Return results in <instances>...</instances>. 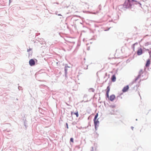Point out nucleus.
<instances>
[{
  "label": "nucleus",
  "instance_id": "nucleus-1",
  "mask_svg": "<svg viewBox=\"0 0 151 151\" xmlns=\"http://www.w3.org/2000/svg\"><path fill=\"white\" fill-rule=\"evenodd\" d=\"M134 0H127L124 4V6L126 8H131L132 6L131 3L133 2Z\"/></svg>",
  "mask_w": 151,
  "mask_h": 151
},
{
  "label": "nucleus",
  "instance_id": "nucleus-2",
  "mask_svg": "<svg viewBox=\"0 0 151 151\" xmlns=\"http://www.w3.org/2000/svg\"><path fill=\"white\" fill-rule=\"evenodd\" d=\"M142 54V48H139L137 51V54L138 55H140Z\"/></svg>",
  "mask_w": 151,
  "mask_h": 151
},
{
  "label": "nucleus",
  "instance_id": "nucleus-3",
  "mask_svg": "<svg viewBox=\"0 0 151 151\" xmlns=\"http://www.w3.org/2000/svg\"><path fill=\"white\" fill-rule=\"evenodd\" d=\"M29 64L31 66H33L35 64V62L33 59L30 60L29 61Z\"/></svg>",
  "mask_w": 151,
  "mask_h": 151
},
{
  "label": "nucleus",
  "instance_id": "nucleus-4",
  "mask_svg": "<svg viewBox=\"0 0 151 151\" xmlns=\"http://www.w3.org/2000/svg\"><path fill=\"white\" fill-rule=\"evenodd\" d=\"M129 88V86L128 85H127L124 87V88L122 90V91L124 92H126L128 90Z\"/></svg>",
  "mask_w": 151,
  "mask_h": 151
},
{
  "label": "nucleus",
  "instance_id": "nucleus-5",
  "mask_svg": "<svg viewBox=\"0 0 151 151\" xmlns=\"http://www.w3.org/2000/svg\"><path fill=\"white\" fill-rule=\"evenodd\" d=\"M98 114L97 113L96 115L95 116L94 118V123H99V121L98 120H96L97 119V118L98 116Z\"/></svg>",
  "mask_w": 151,
  "mask_h": 151
},
{
  "label": "nucleus",
  "instance_id": "nucleus-6",
  "mask_svg": "<svg viewBox=\"0 0 151 151\" xmlns=\"http://www.w3.org/2000/svg\"><path fill=\"white\" fill-rule=\"evenodd\" d=\"M150 60L148 59L145 65V66L146 67H148L150 65Z\"/></svg>",
  "mask_w": 151,
  "mask_h": 151
},
{
  "label": "nucleus",
  "instance_id": "nucleus-7",
  "mask_svg": "<svg viewBox=\"0 0 151 151\" xmlns=\"http://www.w3.org/2000/svg\"><path fill=\"white\" fill-rule=\"evenodd\" d=\"M71 114L72 115H76L77 117H78V111H77L76 112H72L71 113Z\"/></svg>",
  "mask_w": 151,
  "mask_h": 151
},
{
  "label": "nucleus",
  "instance_id": "nucleus-8",
  "mask_svg": "<svg viewBox=\"0 0 151 151\" xmlns=\"http://www.w3.org/2000/svg\"><path fill=\"white\" fill-rule=\"evenodd\" d=\"M94 124L95 130H97L98 128L99 127V123H94Z\"/></svg>",
  "mask_w": 151,
  "mask_h": 151
},
{
  "label": "nucleus",
  "instance_id": "nucleus-9",
  "mask_svg": "<svg viewBox=\"0 0 151 151\" xmlns=\"http://www.w3.org/2000/svg\"><path fill=\"white\" fill-rule=\"evenodd\" d=\"M107 91H106V95H107V97L109 98V94H108V93H109V90H110V88L108 86L107 87Z\"/></svg>",
  "mask_w": 151,
  "mask_h": 151
},
{
  "label": "nucleus",
  "instance_id": "nucleus-10",
  "mask_svg": "<svg viewBox=\"0 0 151 151\" xmlns=\"http://www.w3.org/2000/svg\"><path fill=\"white\" fill-rule=\"evenodd\" d=\"M133 2H134L135 4H139L140 6H142L141 4L140 3H139V2H138L137 1L134 0Z\"/></svg>",
  "mask_w": 151,
  "mask_h": 151
},
{
  "label": "nucleus",
  "instance_id": "nucleus-11",
  "mask_svg": "<svg viewBox=\"0 0 151 151\" xmlns=\"http://www.w3.org/2000/svg\"><path fill=\"white\" fill-rule=\"evenodd\" d=\"M109 100L111 101H113V95H112L111 96L109 99Z\"/></svg>",
  "mask_w": 151,
  "mask_h": 151
},
{
  "label": "nucleus",
  "instance_id": "nucleus-12",
  "mask_svg": "<svg viewBox=\"0 0 151 151\" xmlns=\"http://www.w3.org/2000/svg\"><path fill=\"white\" fill-rule=\"evenodd\" d=\"M70 142H73V138H71L70 139Z\"/></svg>",
  "mask_w": 151,
  "mask_h": 151
},
{
  "label": "nucleus",
  "instance_id": "nucleus-13",
  "mask_svg": "<svg viewBox=\"0 0 151 151\" xmlns=\"http://www.w3.org/2000/svg\"><path fill=\"white\" fill-rule=\"evenodd\" d=\"M116 80V78L114 76V82Z\"/></svg>",
  "mask_w": 151,
  "mask_h": 151
},
{
  "label": "nucleus",
  "instance_id": "nucleus-14",
  "mask_svg": "<svg viewBox=\"0 0 151 151\" xmlns=\"http://www.w3.org/2000/svg\"><path fill=\"white\" fill-rule=\"evenodd\" d=\"M111 79L112 81H113V76H111Z\"/></svg>",
  "mask_w": 151,
  "mask_h": 151
},
{
  "label": "nucleus",
  "instance_id": "nucleus-15",
  "mask_svg": "<svg viewBox=\"0 0 151 151\" xmlns=\"http://www.w3.org/2000/svg\"><path fill=\"white\" fill-rule=\"evenodd\" d=\"M31 50V49L30 48H29V49H27V51L28 52H29V51H30Z\"/></svg>",
  "mask_w": 151,
  "mask_h": 151
},
{
  "label": "nucleus",
  "instance_id": "nucleus-16",
  "mask_svg": "<svg viewBox=\"0 0 151 151\" xmlns=\"http://www.w3.org/2000/svg\"><path fill=\"white\" fill-rule=\"evenodd\" d=\"M93 147H91V151H93Z\"/></svg>",
  "mask_w": 151,
  "mask_h": 151
},
{
  "label": "nucleus",
  "instance_id": "nucleus-17",
  "mask_svg": "<svg viewBox=\"0 0 151 151\" xmlns=\"http://www.w3.org/2000/svg\"><path fill=\"white\" fill-rule=\"evenodd\" d=\"M66 124L67 128L68 129V123H66Z\"/></svg>",
  "mask_w": 151,
  "mask_h": 151
},
{
  "label": "nucleus",
  "instance_id": "nucleus-18",
  "mask_svg": "<svg viewBox=\"0 0 151 151\" xmlns=\"http://www.w3.org/2000/svg\"><path fill=\"white\" fill-rule=\"evenodd\" d=\"M96 137H97L98 136V134L96 132Z\"/></svg>",
  "mask_w": 151,
  "mask_h": 151
},
{
  "label": "nucleus",
  "instance_id": "nucleus-19",
  "mask_svg": "<svg viewBox=\"0 0 151 151\" xmlns=\"http://www.w3.org/2000/svg\"><path fill=\"white\" fill-rule=\"evenodd\" d=\"M58 16H61V15L60 14H58Z\"/></svg>",
  "mask_w": 151,
  "mask_h": 151
},
{
  "label": "nucleus",
  "instance_id": "nucleus-20",
  "mask_svg": "<svg viewBox=\"0 0 151 151\" xmlns=\"http://www.w3.org/2000/svg\"><path fill=\"white\" fill-rule=\"evenodd\" d=\"M24 126L25 127L26 126V125H25V124H24Z\"/></svg>",
  "mask_w": 151,
  "mask_h": 151
}]
</instances>
